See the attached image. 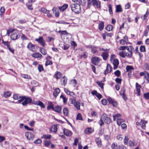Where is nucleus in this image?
<instances>
[{
	"label": "nucleus",
	"mask_w": 149,
	"mask_h": 149,
	"mask_svg": "<svg viewBox=\"0 0 149 149\" xmlns=\"http://www.w3.org/2000/svg\"><path fill=\"white\" fill-rule=\"evenodd\" d=\"M147 123L146 121L141 120L140 123L136 122V124L137 125L141 126V127L143 129H145L146 127V124Z\"/></svg>",
	"instance_id": "1a4fd4ad"
},
{
	"label": "nucleus",
	"mask_w": 149,
	"mask_h": 149,
	"mask_svg": "<svg viewBox=\"0 0 149 149\" xmlns=\"http://www.w3.org/2000/svg\"><path fill=\"white\" fill-rule=\"evenodd\" d=\"M53 108H54V105L52 102H49L48 103V106L47 107V109L48 110L50 109H52L53 110Z\"/></svg>",
	"instance_id": "2f4dec72"
},
{
	"label": "nucleus",
	"mask_w": 149,
	"mask_h": 149,
	"mask_svg": "<svg viewBox=\"0 0 149 149\" xmlns=\"http://www.w3.org/2000/svg\"><path fill=\"white\" fill-rule=\"evenodd\" d=\"M109 49L104 48H102V50L104 52L102 54L101 56L104 60H107L109 56Z\"/></svg>",
	"instance_id": "423d86ee"
},
{
	"label": "nucleus",
	"mask_w": 149,
	"mask_h": 149,
	"mask_svg": "<svg viewBox=\"0 0 149 149\" xmlns=\"http://www.w3.org/2000/svg\"><path fill=\"white\" fill-rule=\"evenodd\" d=\"M149 14V12H148V10H147L146 13L143 15V16H141V19L143 20H145L146 19L147 17L148 16Z\"/></svg>",
	"instance_id": "e433bc0d"
},
{
	"label": "nucleus",
	"mask_w": 149,
	"mask_h": 149,
	"mask_svg": "<svg viewBox=\"0 0 149 149\" xmlns=\"http://www.w3.org/2000/svg\"><path fill=\"white\" fill-rule=\"evenodd\" d=\"M59 33H61V35H67L69 34L66 31H59Z\"/></svg>",
	"instance_id": "e2e57ef3"
},
{
	"label": "nucleus",
	"mask_w": 149,
	"mask_h": 149,
	"mask_svg": "<svg viewBox=\"0 0 149 149\" xmlns=\"http://www.w3.org/2000/svg\"><path fill=\"white\" fill-rule=\"evenodd\" d=\"M60 97L63 99V102L64 103H65L67 102V99L65 97H64L63 95H61Z\"/></svg>",
	"instance_id": "bf43d9fd"
},
{
	"label": "nucleus",
	"mask_w": 149,
	"mask_h": 149,
	"mask_svg": "<svg viewBox=\"0 0 149 149\" xmlns=\"http://www.w3.org/2000/svg\"><path fill=\"white\" fill-rule=\"evenodd\" d=\"M122 9L121 7V6L120 5H117L116 6V12L117 13L122 12Z\"/></svg>",
	"instance_id": "c85d7f7f"
},
{
	"label": "nucleus",
	"mask_w": 149,
	"mask_h": 149,
	"mask_svg": "<svg viewBox=\"0 0 149 149\" xmlns=\"http://www.w3.org/2000/svg\"><path fill=\"white\" fill-rule=\"evenodd\" d=\"M54 77L57 79H59L61 77V73L59 72H57L54 75Z\"/></svg>",
	"instance_id": "c03bdc74"
},
{
	"label": "nucleus",
	"mask_w": 149,
	"mask_h": 149,
	"mask_svg": "<svg viewBox=\"0 0 149 149\" xmlns=\"http://www.w3.org/2000/svg\"><path fill=\"white\" fill-rule=\"evenodd\" d=\"M76 119L77 120H83L82 117L81 113H79L77 115Z\"/></svg>",
	"instance_id": "49530a36"
},
{
	"label": "nucleus",
	"mask_w": 149,
	"mask_h": 149,
	"mask_svg": "<svg viewBox=\"0 0 149 149\" xmlns=\"http://www.w3.org/2000/svg\"><path fill=\"white\" fill-rule=\"evenodd\" d=\"M112 70V67L109 64L107 65V68L104 71V74L106 75L109 72H110Z\"/></svg>",
	"instance_id": "2eb2a0df"
},
{
	"label": "nucleus",
	"mask_w": 149,
	"mask_h": 149,
	"mask_svg": "<svg viewBox=\"0 0 149 149\" xmlns=\"http://www.w3.org/2000/svg\"><path fill=\"white\" fill-rule=\"evenodd\" d=\"M134 48L132 46H127L126 50L127 52H132V51L133 50Z\"/></svg>",
	"instance_id": "a19ab883"
},
{
	"label": "nucleus",
	"mask_w": 149,
	"mask_h": 149,
	"mask_svg": "<svg viewBox=\"0 0 149 149\" xmlns=\"http://www.w3.org/2000/svg\"><path fill=\"white\" fill-rule=\"evenodd\" d=\"M114 74L117 77H119L120 75V72L119 70H117L115 72H114Z\"/></svg>",
	"instance_id": "4d7b16f0"
},
{
	"label": "nucleus",
	"mask_w": 149,
	"mask_h": 149,
	"mask_svg": "<svg viewBox=\"0 0 149 149\" xmlns=\"http://www.w3.org/2000/svg\"><path fill=\"white\" fill-rule=\"evenodd\" d=\"M22 77L25 78L27 79H31V77L28 74H22L21 75Z\"/></svg>",
	"instance_id": "c9c22d12"
},
{
	"label": "nucleus",
	"mask_w": 149,
	"mask_h": 149,
	"mask_svg": "<svg viewBox=\"0 0 149 149\" xmlns=\"http://www.w3.org/2000/svg\"><path fill=\"white\" fill-rule=\"evenodd\" d=\"M111 148L112 149H119L120 146L117 143H113L111 145Z\"/></svg>",
	"instance_id": "a878e982"
},
{
	"label": "nucleus",
	"mask_w": 149,
	"mask_h": 149,
	"mask_svg": "<svg viewBox=\"0 0 149 149\" xmlns=\"http://www.w3.org/2000/svg\"><path fill=\"white\" fill-rule=\"evenodd\" d=\"M38 105L40 106L42 108H44L45 107V105L40 100L38 101Z\"/></svg>",
	"instance_id": "37998d69"
},
{
	"label": "nucleus",
	"mask_w": 149,
	"mask_h": 149,
	"mask_svg": "<svg viewBox=\"0 0 149 149\" xmlns=\"http://www.w3.org/2000/svg\"><path fill=\"white\" fill-rule=\"evenodd\" d=\"M77 2L82 6H84L86 4V0H77Z\"/></svg>",
	"instance_id": "72a5a7b5"
},
{
	"label": "nucleus",
	"mask_w": 149,
	"mask_h": 149,
	"mask_svg": "<svg viewBox=\"0 0 149 149\" xmlns=\"http://www.w3.org/2000/svg\"><path fill=\"white\" fill-rule=\"evenodd\" d=\"M115 55L114 54L111 55L110 56V61L113 65V69L116 70L117 69L119 63L118 60L117 59H115L114 57Z\"/></svg>",
	"instance_id": "7ed1b4c3"
},
{
	"label": "nucleus",
	"mask_w": 149,
	"mask_h": 149,
	"mask_svg": "<svg viewBox=\"0 0 149 149\" xmlns=\"http://www.w3.org/2000/svg\"><path fill=\"white\" fill-rule=\"evenodd\" d=\"M31 84L33 86L36 87L38 86V83L36 80H32L31 83Z\"/></svg>",
	"instance_id": "473e14b6"
},
{
	"label": "nucleus",
	"mask_w": 149,
	"mask_h": 149,
	"mask_svg": "<svg viewBox=\"0 0 149 149\" xmlns=\"http://www.w3.org/2000/svg\"><path fill=\"white\" fill-rule=\"evenodd\" d=\"M51 144V143L50 141L45 140L44 142V145L46 147L49 146Z\"/></svg>",
	"instance_id": "4c0bfd02"
},
{
	"label": "nucleus",
	"mask_w": 149,
	"mask_h": 149,
	"mask_svg": "<svg viewBox=\"0 0 149 149\" xmlns=\"http://www.w3.org/2000/svg\"><path fill=\"white\" fill-rule=\"evenodd\" d=\"M52 62L50 60H48L46 61L45 65L46 66H47L49 65H52Z\"/></svg>",
	"instance_id": "680f3d73"
},
{
	"label": "nucleus",
	"mask_w": 149,
	"mask_h": 149,
	"mask_svg": "<svg viewBox=\"0 0 149 149\" xmlns=\"http://www.w3.org/2000/svg\"><path fill=\"white\" fill-rule=\"evenodd\" d=\"M124 120L120 118L119 119H118L117 120V124L118 125H121L122 123L124 122Z\"/></svg>",
	"instance_id": "ea45409f"
},
{
	"label": "nucleus",
	"mask_w": 149,
	"mask_h": 149,
	"mask_svg": "<svg viewBox=\"0 0 149 149\" xmlns=\"http://www.w3.org/2000/svg\"><path fill=\"white\" fill-rule=\"evenodd\" d=\"M145 74L144 76V78L146 79H149V73L146 71H145Z\"/></svg>",
	"instance_id": "774afa93"
},
{
	"label": "nucleus",
	"mask_w": 149,
	"mask_h": 149,
	"mask_svg": "<svg viewBox=\"0 0 149 149\" xmlns=\"http://www.w3.org/2000/svg\"><path fill=\"white\" fill-rule=\"evenodd\" d=\"M61 81L63 82L62 84V85L65 86L67 83V79L65 76H64L61 78Z\"/></svg>",
	"instance_id": "7c9ffc66"
},
{
	"label": "nucleus",
	"mask_w": 149,
	"mask_h": 149,
	"mask_svg": "<svg viewBox=\"0 0 149 149\" xmlns=\"http://www.w3.org/2000/svg\"><path fill=\"white\" fill-rule=\"evenodd\" d=\"M53 11L54 13L55 16L56 17H58L59 15V13L58 10H56V8H54L53 9Z\"/></svg>",
	"instance_id": "c756f323"
},
{
	"label": "nucleus",
	"mask_w": 149,
	"mask_h": 149,
	"mask_svg": "<svg viewBox=\"0 0 149 149\" xmlns=\"http://www.w3.org/2000/svg\"><path fill=\"white\" fill-rule=\"evenodd\" d=\"M32 57L34 58H42V55L38 52H36L33 54L32 55Z\"/></svg>",
	"instance_id": "aec40b11"
},
{
	"label": "nucleus",
	"mask_w": 149,
	"mask_h": 149,
	"mask_svg": "<svg viewBox=\"0 0 149 149\" xmlns=\"http://www.w3.org/2000/svg\"><path fill=\"white\" fill-rule=\"evenodd\" d=\"M35 40L42 46H44L45 45V42L42 36H39L38 38L36 39Z\"/></svg>",
	"instance_id": "9b49d317"
},
{
	"label": "nucleus",
	"mask_w": 149,
	"mask_h": 149,
	"mask_svg": "<svg viewBox=\"0 0 149 149\" xmlns=\"http://www.w3.org/2000/svg\"><path fill=\"white\" fill-rule=\"evenodd\" d=\"M133 68L130 66L127 65L126 66V70L127 72H130L133 69Z\"/></svg>",
	"instance_id": "de8ad7c7"
},
{
	"label": "nucleus",
	"mask_w": 149,
	"mask_h": 149,
	"mask_svg": "<svg viewBox=\"0 0 149 149\" xmlns=\"http://www.w3.org/2000/svg\"><path fill=\"white\" fill-rule=\"evenodd\" d=\"M95 141L97 146L99 147H101V142L100 138H96L95 139Z\"/></svg>",
	"instance_id": "bb28decb"
},
{
	"label": "nucleus",
	"mask_w": 149,
	"mask_h": 149,
	"mask_svg": "<svg viewBox=\"0 0 149 149\" xmlns=\"http://www.w3.org/2000/svg\"><path fill=\"white\" fill-rule=\"evenodd\" d=\"M53 110L57 113H60L61 111V107L59 106H55L54 107V108H53Z\"/></svg>",
	"instance_id": "f3484780"
},
{
	"label": "nucleus",
	"mask_w": 149,
	"mask_h": 149,
	"mask_svg": "<svg viewBox=\"0 0 149 149\" xmlns=\"http://www.w3.org/2000/svg\"><path fill=\"white\" fill-rule=\"evenodd\" d=\"M25 136L28 140H32L34 138V136L33 134L30 132L25 133Z\"/></svg>",
	"instance_id": "9d476101"
},
{
	"label": "nucleus",
	"mask_w": 149,
	"mask_h": 149,
	"mask_svg": "<svg viewBox=\"0 0 149 149\" xmlns=\"http://www.w3.org/2000/svg\"><path fill=\"white\" fill-rule=\"evenodd\" d=\"M119 55L123 58H125L127 56L129 58H131L132 56V52H127V51H122L119 52Z\"/></svg>",
	"instance_id": "39448f33"
},
{
	"label": "nucleus",
	"mask_w": 149,
	"mask_h": 149,
	"mask_svg": "<svg viewBox=\"0 0 149 149\" xmlns=\"http://www.w3.org/2000/svg\"><path fill=\"white\" fill-rule=\"evenodd\" d=\"M129 140L127 136H125L124 140V143L125 144H127Z\"/></svg>",
	"instance_id": "69168bd1"
},
{
	"label": "nucleus",
	"mask_w": 149,
	"mask_h": 149,
	"mask_svg": "<svg viewBox=\"0 0 149 149\" xmlns=\"http://www.w3.org/2000/svg\"><path fill=\"white\" fill-rule=\"evenodd\" d=\"M10 93L9 92L7 91L4 92V96L5 97H9V96H10Z\"/></svg>",
	"instance_id": "3c124183"
},
{
	"label": "nucleus",
	"mask_w": 149,
	"mask_h": 149,
	"mask_svg": "<svg viewBox=\"0 0 149 149\" xmlns=\"http://www.w3.org/2000/svg\"><path fill=\"white\" fill-rule=\"evenodd\" d=\"M72 10L76 13H79L81 11L80 7L78 4H71L70 5Z\"/></svg>",
	"instance_id": "f03ea898"
},
{
	"label": "nucleus",
	"mask_w": 149,
	"mask_h": 149,
	"mask_svg": "<svg viewBox=\"0 0 149 149\" xmlns=\"http://www.w3.org/2000/svg\"><path fill=\"white\" fill-rule=\"evenodd\" d=\"M136 91L137 92V95L139 96L140 94V88L141 87L140 85L137 83H136Z\"/></svg>",
	"instance_id": "a211bd4d"
},
{
	"label": "nucleus",
	"mask_w": 149,
	"mask_h": 149,
	"mask_svg": "<svg viewBox=\"0 0 149 149\" xmlns=\"http://www.w3.org/2000/svg\"><path fill=\"white\" fill-rule=\"evenodd\" d=\"M93 131V129L91 128H88L86 129L85 132L87 134H89Z\"/></svg>",
	"instance_id": "393cba45"
},
{
	"label": "nucleus",
	"mask_w": 149,
	"mask_h": 149,
	"mask_svg": "<svg viewBox=\"0 0 149 149\" xmlns=\"http://www.w3.org/2000/svg\"><path fill=\"white\" fill-rule=\"evenodd\" d=\"M91 4L94 6H96L98 8L100 7V2L97 0H87L88 6L90 7Z\"/></svg>",
	"instance_id": "20e7f679"
},
{
	"label": "nucleus",
	"mask_w": 149,
	"mask_h": 149,
	"mask_svg": "<svg viewBox=\"0 0 149 149\" xmlns=\"http://www.w3.org/2000/svg\"><path fill=\"white\" fill-rule=\"evenodd\" d=\"M121 116V115L120 113H118L114 115L113 116V121H115L116 120H117L118 119H119L120 118Z\"/></svg>",
	"instance_id": "cd10ccee"
},
{
	"label": "nucleus",
	"mask_w": 149,
	"mask_h": 149,
	"mask_svg": "<svg viewBox=\"0 0 149 149\" xmlns=\"http://www.w3.org/2000/svg\"><path fill=\"white\" fill-rule=\"evenodd\" d=\"M96 83L99 85V86L101 88H103V86L104 85V83H103L99 81H97Z\"/></svg>",
	"instance_id": "603ef678"
},
{
	"label": "nucleus",
	"mask_w": 149,
	"mask_h": 149,
	"mask_svg": "<svg viewBox=\"0 0 149 149\" xmlns=\"http://www.w3.org/2000/svg\"><path fill=\"white\" fill-rule=\"evenodd\" d=\"M107 100L109 103L112 104L113 106L116 107L117 106L118 104L117 102L114 100L111 97H109L108 98Z\"/></svg>",
	"instance_id": "f8f14e48"
},
{
	"label": "nucleus",
	"mask_w": 149,
	"mask_h": 149,
	"mask_svg": "<svg viewBox=\"0 0 149 149\" xmlns=\"http://www.w3.org/2000/svg\"><path fill=\"white\" fill-rule=\"evenodd\" d=\"M144 97L146 99H149V92L144 93L143 95Z\"/></svg>",
	"instance_id": "0e129e2a"
},
{
	"label": "nucleus",
	"mask_w": 149,
	"mask_h": 149,
	"mask_svg": "<svg viewBox=\"0 0 149 149\" xmlns=\"http://www.w3.org/2000/svg\"><path fill=\"white\" fill-rule=\"evenodd\" d=\"M48 10H47L44 8H42L39 10L40 11L42 12L43 13H46Z\"/></svg>",
	"instance_id": "6e6d98bb"
},
{
	"label": "nucleus",
	"mask_w": 149,
	"mask_h": 149,
	"mask_svg": "<svg viewBox=\"0 0 149 149\" xmlns=\"http://www.w3.org/2000/svg\"><path fill=\"white\" fill-rule=\"evenodd\" d=\"M87 57V54L86 52H85L83 53V54L81 56V58H86Z\"/></svg>",
	"instance_id": "052dcab7"
},
{
	"label": "nucleus",
	"mask_w": 149,
	"mask_h": 149,
	"mask_svg": "<svg viewBox=\"0 0 149 149\" xmlns=\"http://www.w3.org/2000/svg\"><path fill=\"white\" fill-rule=\"evenodd\" d=\"M99 61V59L97 57L94 56L93 57L91 58V62L94 65H97Z\"/></svg>",
	"instance_id": "ddd939ff"
},
{
	"label": "nucleus",
	"mask_w": 149,
	"mask_h": 149,
	"mask_svg": "<svg viewBox=\"0 0 149 149\" xmlns=\"http://www.w3.org/2000/svg\"><path fill=\"white\" fill-rule=\"evenodd\" d=\"M38 69L39 72H41L43 70V68L41 65H39L38 67Z\"/></svg>",
	"instance_id": "5fc2aeb1"
},
{
	"label": "nucleus",
	"mask_w": 149,
	"mask_h": 149,
	"mask_svg": "<svg viewBox=\"0 0 149 149\" xmlns=\"http://www.w3.org/2000/svg\"><path fill=\"white\" fill-rule=\"evenodd\" d=\"M104 27V23L102 21L100 22V23L99 24L98 29L99 30L101 31L103 29Z\"/></svg>",
	"instance_id": "5701e85b"
},
{
	"label": "nucleus",
	"mask_w": 149,
	"mask_h": 149,
	"mask_svg": "<svg viewBox=\"0 0 149 149\" xmlns=\"http://www.w3.org/2000/svg\"><path fill=\"white\" fill-rule=\"evenodd\" d=\"M60 89L57 88L55 89L53 92V95L55 97H56L58 95V94L60 92Z\"/></svg>",
	"instance_id": "412c9836"
},
{
	"label": "nucleus",
	"mask_w": 149,
	"mask_h": 149,
	"mask_svg": "<svg viewBox=\"0 0 149 149\" xmlns=\"http://www.w3.org/2000/svg\"><path fill=\"white\" fill-rule=\"evenodd\" d=\"M27 47L29 50L35 52L38 49V48L36 46L33 44L31 43H29L27 45Z\"/></svg>",
	"instance_id": "0eeeda50"
},
{
	"label": "nucleus",
	"mask_w": 149,
	"mask_h": 149,
	"mask_svg": "<svg viewBox=\"0 0 149 149\" xmlns=\"http://www.w3.org/2000/svg\"><path fill=\"white\" fill-rule=\"evenodd\" d=\"M31 101L32 100L30 98H26V97L24 96L19 97L17 103H21L23 106H26L27 104L30 103Z\"/></svg>",
	"instance_id": "f257e3e1"
},
{
	"label": "nucleus",
	"mask_w": 149,
	"mask_h": 149,
	"mask_svg": "<svg viewBox=\"0 0 149 149\" xmlns=\"http://www.w3.org/2000/svg\"><path fill=\"white\" fill-rule=\"evenodd\" d=\"M18 32L17 31H15L11 35V38L12 40H16L18 38Z\"/></svg>",
	"instance_id": "4468645a"
},
{
	"label": "nucleus",
	"mask_w": 149,
	"mask_h": 149,
	"mask_svg": "<svg viewBox=\"0 0 149 149\" xmlns=\"http://www.w3.org/2000/svg\"><path fill=\"white\" fill-rule=\"evenodd\" d=\"M63 132L64 134L67 136H71L72 134V133L70 131L65 128L64 129Z\"/></svg>",
	"instance_id": "dca6fc26"
},
{
	"label": "nucleus",
	"mask_w": 149,
	"mask_h": 149,
	"mask_svg": "<svg viewBox=\"0 0 149 149\" xmlns=\"http://www.w3.org/2000/svg\"><path fill=\"white\" fill-rule=\"evenodd\" d=\"M40 51L41 52V53L44 55H45L47 54V52L45 51V49L43 48H40Z\"/></svg>",
	"instance_id": "8fccbe9b"
},
{
	"label": "nucleus",
	"mask_w": 149,
	"mask_h": 149,
	"mask_svg": "<svg viewBox=\"0 0 149 149\" xmlns=\"http://www.w3.org/2000/svg\"><path fill=\"white\" fill-rule=\"evenodd\" d=\"M89 47L91 49V51L93 54H95L97 52V47L96 46H90Z\"/></svg>",
	"instance_id": "6ab92c4d"
},
{
	"label": "nucleus",
	"mask_w": 149,
	"mask_h": 149,
	"mask_svg": "<svg viewBox=\"0 0 149 149\" xmlns=\"http://www.w3.org/2000/svg\"><path fill=\"white\" fill-rule=\"evenodd\" d=\"M20 96L16 94H15L13 95V98L15 100H17L19 99V98Z\"/></svg>",
	"instance_id": "338daca9"
},
{
	"label": "nucleus",
	"mask_w": 149,
	"mask_h": 149,
	"mask_svg": "<svg viewBox=\"0 0 149 149\" xmlns=\"http://www.w3.org/2000/svg\"><path fill=\"white\" fill-rule=\"evenodd\" d=\"M74 106L77 109H80V103L79 102H75L74 103Z\"/></svg>",
	"instance_id": "58836bf2"
},
{
	"label": "nucleus",
	"mask_w": 149,
	"mask_h": 149,
	"mask_svg": "<svg viewBox=\"0 0 149 149\" xmlns=\"http://www.w3.org/2000/svg\"><path fill=\"white\" fill-rule=\"evenodd\" d=\"M2 43L3 44L5 45L6 46L7 48L10 47V42L8 41H4L3 40Z\"/></svg>",
	"instance_id": "a18cd8bd"
},
{
	"label": "nucleus",
	"mask_w": 149,
	"mask_h": 149,
	"mask_svg": "<svg viewBox=\"0 0 149 149\" xmlns=\"http://www.w3.org/2000/svg\"><path fill=\"white\" fill-rule=\"evenodd\" d=\"M105 29L108 31H111L113 29V26L111 25H109L106 27Z\"/></svg>",
	"instance_id": "f704fd0d"
},
{
	"label": "nucleus",
	"mask_w": 149,
	"mask_h": 149,
	"mask_svg": "<svg viewBox=\"0 0 149 149\" xmlns=\"http://www.w3.org/2000/svg\"><path fill=\"white\" fill-rule=\"evenodd\" d=\"M68 5L67 4H65L59 8V9L61 11H63L68 7Z\"/></svg>",
	"instance_id": "b1692460"
},
{
	"label": "nucleus",
	"mask_w": 149,
	"mask_h": 149,
	"mask_svg": "<svg viewBox=\"0 0 149 149\" xmlns=\"http://www.w3.org/2000/svg\"><path fill=\"white\" fill-rule=\"evenodd\" d=\"M140 51L141 52H146V49L145 47L143 45H141L140 47Z\"/></svg>",
	"instance_id": "09e8293b"
},
{
	"label": "nucleus",
	"mask_w": 149,
	"mask_h": 149,
	"mask_svg": "<svg viewBox=\"0 0 149 149\" xmlns=\"http://www.w3.org/2000/svg\"><path fill=\"white\" fill-rule=\"evenodd\" d=\"M42 138L45 139H50L51 138V136L50 135H44Z\"/></svg>",
	"instance_id": "864d4df0"
},
{
	"label": "nucleus",
	"mask_w": 149,
	"mask_h": 149,
	"mask_svg": "<svg viewBox=\"0 0 149 149\" xmlns=\"http://www.w3.org/2000/svg\"><path fill=\"white\" fill-rule=\"evenodd\" d=\"M63 113L66 116H68V109L67 108H65L63 109Z\"/></svg>",
	"instance_id": "79ce46f5"
},
{
	"label": "nucleus",
	"mask_w": 149,
	"mask_h": 149,
	"mask_svg": "<svg viewBox=\"0 0 149 149\" xmlns=\"http://www.w3.org/2000/svg\"><path fill=\"white\" fill-rule=\"evenodd\" d=\"M102 118L103 119L104 122L106 124H109L110 123V118L107 117V115L105 113H104L102 115Z\"/></svg>",
	"instance_id": "6e6552de"
},
{
	"label": "nucleus",
	"mask_w": 149,
	"mask_h": 149,
	"mask_svg": "<svg viewBox=\"0 0 149 149\" xmlns=\"http://www.w3.org/2000/svg\"><path fill=\"white\" fill-rule=\"evenodd\" d=\"M50 130L51 132L56 133L57 131V126L55 125H52L51 127Z\"/></svg>",
	"instance_id": "4be33fe9"
},
{
	"label": "nucleus",
	"mask_w": 149,
	"mask_h": 149,
	"mask_svg": "<svg viewBox=\"0 0 149 149\" xmlns=\"http://www.w3.org/2000/svg\"><path fill=\"white\" fill-rule=\"evenodd\" d=\"M108 7L109 8V12L110 13V14H113V12L112 11V6L110 4H109L108 5Z\"/></svg>",
	"instance_id": "13d9d810"
}]
</instances>
